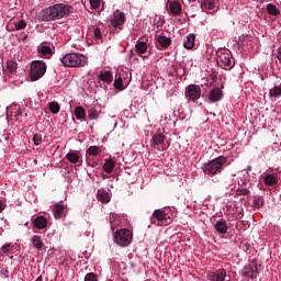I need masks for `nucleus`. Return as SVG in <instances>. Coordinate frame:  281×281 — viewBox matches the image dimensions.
<instances>
[{
    "instance_id": "obj_9",
    "label": "nucleus",
    "mask_w": 281,
    "mask_h": 281,
    "mask_svg": "<svg viewBox=\"0 0 281 281\" xmlns=\"http://www.w3.org/2000/svg\"><path fill=\"white\" fill-rule=\"evenodd\" d=\"M241 276L249 280H256V278H258V266L254 262L248 263L243 268Z\"/></svg>"
},
{
    "instance_id": "obj_49",
    "label": "nucleus",
    "mask_w": 281,
    "mask_h": 281,
    "mask_svg": "<svg viewBox=\"0 0 281 281\" xmlns=\"http://www.w3.org/2000/svg\"><path fill=\"white\" fill-rule=\"evenodd\" d=\"M35 281H43V277H38Z\"/></svg>"
},
{
    "instance_id": "obj_43",
    "label": "nucleus",
    "mask_w": 281,
    "mask_h": 281,
    "mask_svg": "<svg viewBox=\"0 0 281 281\" xmlns=\"http://www.w3.org/2000/svg\"><path fill=\"white\" fill-rule=\"evenodd\" d=\"M85 281H98V274L89 272L88 274H86Z\"/></svg>"
},
{
    "instance_id": "obj_36",
    "label": "nucleus",
    "mask_w": 281,
    "mask_h": 281,
    "mask_svg": "<svg viewBox=\"0 0 281 281\" xmlns=\"http://www.w3.org/2000/svg\"><path fill=\"white\" fill-rule=\"evenodd\" d=\"M14 251V246L12 244H5L1 247L2 254H12Z\"/></svg>"
},
{
    "instance_id": "obj_32",
    "label": "nucleus",
    "mask_w": 281,
    "mask_h": 281,
    "mask_svg": "<svg viewBox=\"0 0 281 281\" xmlns=\"http://www.w3.org/2000/svg\"><path fill=\"white\" fill-rule=\"evenodd\" d=\"M136 52L137 54H146V52H148V46L146 45L145 42H137L136 45Z\"/></svg>"
},
{
    "instance_id": "obj_52",
    "label": "nucleus",
    "mask_w": 281,
    "mask_h": 281,
    "mask_svg": "<svg viewBox=\"0 0 281 281\" xmlns=\"http://www.w3.org/2000/svg\"><path fill=\"white\" fill-rule=\"evenodd\" d=\"M18 115H23V112H18Z\"/></svg>"
},
{
    "instance_id": "obj_7",
    "label": "nucleus",
    "mask_w": 281,
    "mask_h": 281,
    "mask_svg": "<svg viewBox=\"0 0 281 281\" xmlns=\"http://www.w3.org/2000/svg\"><path fill=\"white\" fill-rule=\"evenodd\" d=\"M216 60L217 65H220L222 69L229 70L234 67V61H232V55H229V53L227 52H218Z\"/></svg>"
},
{
    "instance_id": "obj_40",
    "label": "nucleus",
    "mask_w": 281,
    "mask_h": 281,
    "mask_svg": "<svg viewBox=\"0 0 281 281\" xmlns=\"http://www.w3.org/2000/svg\"><path fill=\"white\" fill-rule=\"evenodd\" d=\"M33 143L35 144V146H41V144H43V135L35 134L33 136Z\"/></svg>"
},
{
    "instance_id": "obj_51",
    "label": "nucleus",
    "mask_w": 281,
    "mask_h": 281,
    "mask_svg": "<svg viewBox=\"0 0 281 281\" xmlns=\"http://www.w3.org/2000/svg\"><path fill=\"white\" fill-rule=\"evenodd\" d=\"M247 170L251 172V166H247Z\"/></svg>"
},
{
    "instance_id": "obj_18",
    "label": "nucleus",
    "mask_w": 281,
    "mask_h": 281,
    "mask_svg": "<svg viewBox=\"0 0 281 281\" xmlns=\"http://www.w3.org/2000/svg\"><path fill=\"white\" fill-rule=\"evenodd\" d=\"M169 10L171 13H173L176 16L181 13L182 7L179 1H168Z\"/></svg>"
},
{
    "instance_id": "obj_24",
    "label": "nucleus",
    "mask_w": 281,
    "mask_h": 281,
    "mask_svg": "<svg viewBox=\"0 0 281 281\" xmlns=\"http://www.w3.org/2000/svg\"><path fill=\"white\" fill-rule=\"evenodd\" d=\"M263 182L266 183V186H278V176L273 173H267Z\"/></svg>"
},
{
    "instance_id": "obj_33",
    "label": "nucleus",
    "mask_w": 281,
    "mask_h": 281,
    "mask_svg": "<svg viewBox=\"0 0 281 281\" xmlns=\"http://www.w3.org/2000/svg\"><path fill=\"white\" fill-rule=\"evenodd\" d=\"M48 108L50 113H53V115H57V113H60V104H58V102H49L48 103Z\"/></svg>"
},
{
    "instance_id": "obj_50",
    "label": "nucleus",
    "mask_w": 281,
    "mask_h": 281,
    "mask_svg": "<svg viewBox=\"0 0 281 281\" xmlns=\"http://www.w3.org/2000/svg\"><path fill=\"white\" fill-rule=\"evenodd\" d=\"M202 87H205L207 89L210 87V83L202 85Z\"/></svg>"
},
{
    "instance_id": "obj_47",
    "label": "nucleus",
    "mask_w": 281,
    "mask_h": 281,
    "mask_svg": "<svg viewBox=\"0 0 281 281\" xmlns=\"http://www.w3.org/2000/svg\"><path fill=\"white\" fill-rule=\"evenodd\" d=\"M210 280H211V281H218V277H216L215 272H213V273L210 276Z\"/></svg>"
},
{
    "instance_id": "obj_35",
    "label": "nucleus",
    "mask_w": 281,
    "mask_h": 281,
    "mask_svg": "<svg viewBox=\"0 0 281 281\" xmlns=\"http://www.w3.org/2000/svg\"><path fill=\"white\" fill-rule=\"evenodd\" d=\"M215 276L218 281H225V278H227V271H225V269H220L215 271Z\"/></svg>"
},
{
    "instance_id": "obj_31",
    "label": "nucleus",
    "mask_w": 281,
    "mask_h": 281,
    "mask_svg": "<svg viewBox=\"0 0 281 281\" xmlns=\"http://www.w3.org/2000/svg\"><path fill=\"white\" fill-rule=\"evenodd\" d=\"M267 12L272 16H278V14H280V9L276 7L273 3H269L267 4Z\"/></svg>"
},
{
    "instance_id": "obj_30",
    "label": "nucleus",
    "mask_w": 281,
    "mask_h": 281,
    "mask_svg": "<svg viewBox=\"0 0 281 281\" xmlns=\"http://www.w3.org/2000/svg\"><path fill=\"white\" fill-rule=\"evenodd\" d=\"M100 153H102V149L98 146H90L87 151L86 155H89L90 157H98V155H100Z\"/></svg>"
},
{
    "instance_id": "obj_22",
    "label": "nucleus",
    "mask_w": 281,
    "mask_h": 281,
    "mask_svg": "<svg viewBox=\"0 0 281 281\" xmlns=\"http://www.w3.org/2000/svg\"><path fill=\"white\" fill-rule=\"evenodd\" d=\"M53 214L55 218H63L65 216V205L56 204L53 209Z\"/></svg>"
},
{
    "instance_id": "obj_25",
    "label": "nucleus",
    "mask_w": 281,
    "mask_h": 281,
    "mask_svg": "<svg viewBox=\"0 0 281 281\" xmlns=\"http://www.w3.org/2000/svg\"><path fill=\"white\" fill-rule=\"evenodd\" d=\"M103 170L106 175H111L115 170V161L113 159L106 160L103 165Z\"/></svg>"
},
{
    "instance_id": "obj_29",
    "label": "nucleus",
    "mask_w": 281,
    "mask_h": 281,
    "mask_svg": "<svg viewBox=\"0 0 281 281\" xmlns=\"http://www.w3.org/2000/svg\"><path fill=\"white\" fill-rule=\"evenodd\" d=\"M269 95L273 100H278V98H281V85L274 86L272 89H270Z\"/></svg>"
},
{
    "instance_id": "obj_20",
    "label": "nucleus",
    "mask_w": 281,
    "mask_h": 281,
    "mask_svg": "<svg viewBox=\"0 0 281 281\" xmlns=\"http://www.w3.org/2000/svg\"><path fill=\"white\" fill-rule=\"evenodd\" d=\"M194 41H196V35L194 33H190L183 43V47L186 49H192L194 47Z\"/></svg>"
},
{
    "instance_id": "obj_3",
    "label": "nucleus",
    "mask_w": 281,
    "mask_h": 281,
    "mask_svg": "<svg viewBox=\"0 0 281 281\" xmlns=\"http://www.w3.org/2000/svg\"><path fill=\"white\" fill-rule=\"evenodd\" d=\"M60 60L64 67H85L87 65V56L80 53L66 54Z\"/></svg>"
},
{
    "instance_id": "obj_11",
    "label": "nucleus",
    "mask_w": 281,
    "mask_h": 281,
    "mask_svg": "<svg viewBox=\"0 0 281 281\" xmlns=\"http://www.w3.org/2000/svg\"><path fill=\"white\" fill-rule=\"evenodd\" d=\"M124 23H126V14H124V12L115 11L113 13V18L110 20V25H112V27H119V30H122Z\"/></svg>"
},
{
    "instance_id": "obj_1",
    "label": "nucleus",
    "mask_w": 281,
    "mask_h": 281,
    "mask_svg": "<svg viewBox=\"0 0 281 281\" xmlns=\"http://www.w3.org/2000/svg\"><path fill=\"white\" fill-rule=\"evenodd\" d=\"M74 12V7L64 3H57L42 10V21H58V19H67Z\"/></svg>"
},
{
    "instance_id": "obj_4",
    "label": "nucleus",
    "mask_w": 281,
    "mask_h": 281,
    "mask_svg": "<svg viewBox=\"0 0 281 281\" xmlns=\"http://www.w3.org/2000/svg\"><path fill=\"white\" fill-rule=\"evenodd\" d=\"M151 225H157L158 227H164L172 223L170 214L166 213V209L155 210L150 216Z\"/></svg>"
},
{
    "instance_id": "obj_14",
    "label": "nucleus",
    "mask_w": 281,
    "mask_h": 281,
    "mask_svg": "<svg viewBox=\"0 0 281 281\" xmlns=\"http://www.w3.org/2000/svg\"><path fill=\"white\" fill-rule=\"evenodd\" d=\"M223 100V90L221 88H214L209 93V101L214 102H221Z\"/></svg>"
},
{
    "instance_id": "obj_2",
    "label": "nucleus",
    "mask_w": 281,
    "mask_h": 281,
    "mask_svg": "<svg viewBox=\"0 0 281 281\" xmlns=\"http://www.w3.org/2000/svg\"><path fill=\"white\" fill-rule=\"evenodd\" d=\"M227 164V158L225 156H218L217 158L203 165L202 170L204 175L213 177V175H218L223 170V166Z\"/></svg>"
},
{
    "instance_id": "obj_38",
    "label": "nucleus",
    "mask_w": 281,
    "mask_h": 281,
    "mask_svg": "<svg viewBox=\"0 0 281 281\" xmlns=\"http://www.w3.org/2000/svg\"><path fill=\"white\" fill-rule=\"evenodd\" d=\"M40 52L43 56H52L53 52H52V47L49 46H42L40 48Z\"/></svg>"
},
{
    "instance_id": "obj_13",
    "label": "nucleus",
    "mask_w": 281,
    "mask_h": 281,
    "mask_svg": "<svg viewBox=\"0 0 281 281\" xmlns=\"http://www.w3.org/2000/svg\"><path fill=\"white\" fill-rule=\"evenodd\" d=\"M16 69H19V64H16L12 59L7 60V69L4 70V75L8 76V78H12L14 74H16Z\"/></svg>"
},
{
    "instance_id": "obj_10",
    "label": "nucleus",
    "mask_w": 281,
    "mask_h": 281,
    "mask_svg": "<svg viewBox=\"0 0 281 281\" xmlns=\"http://www.w3.org/2000/svg\"><path fill=\"white\" fill-rule=\"evenodd\" d=\"M157 49H168L172 45V38L166 36L164 33L155 35Z\"/></svg>"
},
{
    "instance_id": "obj_26",
    "label": "nucleus",
    "mask_w": 281,
    "mask_h": 281,
    "mask_svg": "<svg viewBox=\"0 0 281 281\" xmlns=\"http://www.w3.org/2000/svg\"><path fill=\"white\" fill-rule=\"evenodd\" d=\"M265 205V198L262 195H255L252 200V207L260 210Z\"/></svg>"
},
{
    "instance_id": "obj_27",
    "label": "nucleus",
    "mask_w": 281,
    "mask_h": 281,
    "mask_svg": "<svg viewBox=\"0 0 281 281\" xmlns=\"http://www.w3.org/2000/svg\"><path fill=\"white\" fill-rule=\"evenodd\" d=\"M75 116L77 120L85 121L87 117V111H85V108L82 106H76L75 108Z\"/></svg>"
},
{
    "instance_id": "obj_44",
    "label": "nucleus",
    "mask_w": 281,
    "mask_h": 281,
    "mask_svg": "<svg viewBox=\"0 0 281 281\" xmlns=\"http://www.w3.org/2000/svg\"><path fill=\"white\" fill-rule=\"evenodd\" d=\"M0 273L2 278H10V270H8L7 266L2 265Z\"/></svg>"
},
{
    "instance_id": "obj_41",
    "label": "nucleus",
    "mask_w": 281,
    "mask_h": 281,
    "mask_svg": "<svg viewBox=\"0 0 281 281\" xmlns=\"http://www.w3.org/2000/svg\"><path fill=\"white\" fill-rule=\"evenodd\" d=\"M236 194L237 196H248V194H251V191L249 189H237Z\"/></svg>"
},
{
    "instance_id": "obj_15",
    "label": "nucleus",
    "mask_w": 281,
    "mask_h": 281,
    "mask_svg": "<svg viewBox=\"0 0 281 281\" xmlns=\"http://www.w3.org/2000/svg\"><path fill=\"white\" fill-rule=\"evenodd\" d=\"M214 229L222 236H225V234H227L229 227L227 226V221H225L224 218L217 221L214 224Z\"/></svg>"
},
{
    "instance_id": "obj_17",
    "label": "nucleus",
    "mask_w": 281,
    "mask_h": 281,
    "mask_svg": "<svg viewBox=\"0 0 281 281\" xmlns=\"http://www.w3.org/2000/svg\"><path fill=\"white\" fill-rule=\"evenodd\" d=\"M33 225L37 229H45V227H47V218L43 215H38L34 218Z\"/></svg>"
},
{
    "instance_id": "obj_23",
    "label": "nucleus",
    "mask_w": 281,
    "mask_h": 281,
    "mask_svg": "<svg viewBox=\"0 0 281 281\" xmlns=\"http://www.w3.org/2000/svg\"><path fill=\"white\" fill-rule=\"evenodd\" d=\"M99 79L102 80V82L111 83L113 82V74L111 72V70L102 71L99 75Z\"/></svg>"
},
{
    "instance_id": "obj_5",
    "label": "nucleus",
    "mask_w": 281,
    "mask_h": 281,
    "mask_svg": "<svg viewBox=\"0 0 281 281\" xmlns=\"http://www.w3.org/2000/svg\"><path fill=\"white\" fill-rule=\"evenodd\" d=\"M113 238L120 247H128L133 243V232L128 228H121L114 233Z\"/></svg>"
},
{
    "instance_id": "obj_39",
    "label": "nucleus",
    "mask_w": 281,
    "mask_h": 281,
    "mask_svg": "<svg viewBox=\"0 0 281 281\" xmlns=\"http://www.w3.org/2000/svg\"><path fill=\"white\" fill-rule=\"evenodd\" d=\"M14 25L15 30H25V27H27V23L25 22V20H20L15 22Z\"/></svg>"
},
{
    "instance_id": "obj_12",
    "label": "nucleus",
    "mask_w": 281,
    "mask_h": 281,
    "mask_svg": "<svg viewBox=\"0 0 281 281\" xmlns=\"http://www.w3.org/2000/svg\"><path fill=\"white\" fill-rule=\"evenodd\" d=\"M186 95L187 98H190L193 102H196L199 98H201V87L196 85H190L188 86L186 90Z\"/></svg>"
},
{
    "instance_id": "obj_19",
    "label": "nucleus",
    "mask_w": 281,
    "mask_h": 281,
    "mask_svg": "<svg viewBox=\"0 0 281 281\" xmlns=\"http://www.w3.org/2000/svg\"><path fill=\"white\" fill-rule=\"evenodd\" d=\"M66 159H68V161L70 164H79V161H82L81 157H80V151H70L66 155Z\"/></svg>"
},
{
    "instance_id": "obj_16",
    "label": "nucleus",
    "mask_w": 281,
    "mask_h": 281,
    "mask_svg": "<svg viewBox=\"0 0 281 281\" xmlns=\"http://www.w3.org/2000/svg\"><path fill=\"white\" fill-rule=\"evenodd\" d=\"M31 243L34 249H37V251H43V249H45V243H43V237H41L40 235H34L31 238Z\"/></svg>"
},
{
    "instance_id": "obj_42",
    "label": "nucleus",
    "mask_w": 281,
    "mask_h": 281,
    "mask_svg": "<svg viewBox=\"0 0 281 281\" xmlns=\"http://www.w3.org/2000/svg\"><path fill=\"white\" fill-rule=\"evenodd\" d=\"M89 120H98V110L91 109L88 111Z\"/></svg>"
},
{
    "instance_id": "obj_37",
    "label": "nucleus",
    "mask_w": 281,
    "mask_h": 281,
    "mask_svg": "<svg viewBox=\"0 0 281 281\" xmlns=\"http://www.w3.org/2000/svg\"><path fill=\"white\" fill-rule=\"evenodd\" d=\"M116 220H117V214L111 213L109 216V223H110L112 232H115V224H113V223H115Z\"/></svg>"
},
{
    "instance_id": "obj_34",
    "label": "nucleus",
    "mask_w": 281,
    "mask_h": 281,
    "mask_svg": "<svg viewBox=\"0 0 281 281\" xmlns=\"http://www.w3.org/2000/svg\"><path fill=\"white\" fill-rule=\"evenodd\" d=\"M114 87L115 89H119V91L124 90V81L122 80V77H117V76L115 77Z\"/></svg>"
},
{
    "instance_id": "obj_48",
    "label": "nucleus",
    "mask_w": 281,
    "mask_h": 281,
    "mask_svg": "<svg viewBox=\"0 0 281 281\" xmlns=\"http://www.w3.org/2000/svg\"><path fill=\"white\" fill-rule=\"evenodd\" d=\"M0 212H3V202L0 201Z\"/></svg>"
},
{
    "instance_id": "obj_8",
    "label": "nucleus",
    "mask_w": 281,
    "mask_h": 281,
    "mask_svg": "<svg viewBox=\"0 0 281 281\" xmlns=\"http://www.w3.org/2000/svg\"><path fill=\"white\" fill-rule=\"evenodd\" d=\"M151 148L156 150H166L168 148L166 136L162 133H157L151 137Z\"/></svg>"
},
{
    "instance_id": "obj_28",
    "label": "nucleus",
    "mask_w": 281,
    "mask_h": 281,
    "mask_svg": "<svg viewBox=\"0 0 281 281\" xmlns=\"http://www.w3.org/2000/svg\"><path fill=\"white\" fill-rule=\"evenodd\" d=\"M214 8H216V2L214 0H203L201 3L203 12H205V10H214Z\"/></svg>"
},
{
    "instance_id": "obj_21",
    "label": "nucleus",
    "mask_w": 281,
    "mask_h": 281,
    "mask_svg": "<svg viewBox=\"0 0 281 281\" xmlns=\"http://www.w3.org/2000/svg\"><path fill=\"white\" fill-rule=\"evenodd\" d=\"M97 199L101 203H109L111 201V198L109 196V192L104 191V189L98 190Z\"/></svg>"
},
{
    "instance_id": "obj_6",
    "label": "nucleus",
    "mask_w": 281,
    "mask_h": 281,
    "mask_svg": "<svg viewBox=\"0 0 281 281\" xmlns=\"http://www.w3.org/2000/svg\"><path fill=\"white\" fill-rule=\"evenodd\" d=\"M45 71H47V64H45V61H33L31 64L30 70V78L32 82H35V80L43 78V76H45Z\"/></svg>"
},
{
    "instance_id": "obj_46",
    "label": "nucleus",
    "mask_w": 281,
    "mask_h": 281,
    "mask_svg": "<svg viewBox=\"0 0 281 281\" xmlns=\"http://www.w3.org/2000/svg\"><path fill=\"white\" fill-rule=\"evenodd\" d=\"M93 35H94V37L98 38V40L102 38V32L100 31L99 27H95V29L93 30Z\"/></svg>"
},
{
    "instance_id": "obj_45",
    "label": "nucleus",
    "mask_w": 281,
    "mask_h": 281,
    "mask_svg": "<svg viewBox=\"0 0 281 281\" xmlns=\"http://www.w3.org/2000/svg\"><path fill=\"white\" fill-rule=\"evenodd\" d=\"M100 3H102L101 0H90V5L93 10H99L100 9Z\"/></svg>"
}]
</instances>
